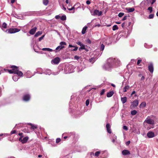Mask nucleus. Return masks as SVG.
Masks as SVG:
<instances>
[{"mask_svg":"<svg viewBox=\"0 0 158 158\" xmlns=\"http://www.w3.org/2000/svg\"><path fill=\"white\" fill-rule=\"evenodd\" d=\"M120 64V61L118 59L110 58L107 59V62L103 66V68L106 70L109 71Z\"/></svg>","mask_w":158,"mask_h":158,"instance_id":"obj_1","label":"nucleus"},{"mask_svg":"<svg viewBox=\"0 0 158 158\" xmlns=\"http://www.w3.org/2000/svg\"><path fill=\"white\" fill-rule=\"evenodd\" d=\"M11 68L12 69V70H8V71L10 73L15 74L13 76L12 78L14 81H16L19 78V76H23V73L19 70L18 68L16 66L13 65L11 66Z\"/></svg>","mask_w":158,"mask_h":158,"instance_id":"obj_2","label":"nucleus"},{"mask_svg":"<svg viewBox=\"0 0 158 158\" xmlns=\"http://www.w3.org/2000/svg\"><path fill=\"white\" fill-rule=\"evenodd\" d=\"M20 31V29L17 28H13L9 29L7 30L6 31L8 33L12 34L18 32Z\"/></svg>","mask_w":158,"mask_h":158,"instance_id":"obj_3","label":"nucleus"},{"mask_svg":"<svg viewBox=\"0 0 158 158\" xmlns=\"http://www.w3.org/2000/svg\"><path fill=\"white\" fill-rule=\"evenodd\" d=\"M146 123L149 124L154 125L155 124V121L153 119L150 118L148 116L145 120L144 123Z\"/></svg>","mask_w":158,"mask_h":158,"instance_id":"obj_4","label":"nucleus"},{"mask_svg":"<svg viewBox=\"0 0 158 158\" xmlns=\"http://www.w3.org/2000/svg\"><path fill=\"white\" fill-rule=\"evenodd\" d=\"M103 42L104 44L107 45L111 44L112 43V39L110 38L106 37L103 39Z\"/></svg>","mask_w":158,"mask_h":158,"instance_id":"obj_5","label":"nucleus"},{"mask_svg":"<svg viewBox=\"0 0 158 158\" xmlns=\"http://www.w3.org/2000/svg\"><path fill=\"white\" fill-rule=\"evenodd\" d=\"M139 102L138 100H135L133 102H132L131 105H130V108L131 109H133L135 107L137 106L138 105Z\"/></svg>","mask_w":158,"mask_h":158,"instance_id":"obj_6","label":"nucleus"},{"mask_svg":"<svg viewBox=\"0 0 158 158\" xmlns=\"http://www.w3.org/2000/svg\"><path fill=\"white\" fill-rule=\"evenodd\" d=\"M85 68V65L83 63H81V64L77 66V71L78 72L82 71Z\"/></svg>","mask_w":158,"mask_h":158,"instance_id":"obj_7","label":"nucleus"},{"mask_svg":"<svg viewBox=\"0 0 158 158\" xmlns=\"http://www.w3.org/2000/svg\"><path fill=\"white\" fill-rule=\"evenodd\" d=\"M28 139V137L27 136L25 137L24 138L20 137L19 140L22 143H26Z\"/></svg>","mask_w":158,"mask_h":158,"instance_id":"obj_8","label":"nucleus"},{"mask_svg":"<svg viewBox=\"0 0 158 158\" xmlns=\"http://www.w3.org/2000/svg\"><path fill=\"white\" fill-rule=\"evenodd\" d=\"M60 59L59 57H56L52 59L51 61V63L53 64H57L59 62Z\"/></svg>","mask_w":158,"mask_h":158,"instance_id":"obj_9","label":"nucleus"},{"mask_svg":"<svg viewBox=\"0 0 158 158\" xmlns=\"http://www.w3.org/2000/svg\"><path fill=\"white\" fill-rule=\"evenodd\" d=\"M66 68L68 71L66 73H71L74 72L73 67L72 66H69Z\"/></svg>","mask_w":158,"mask_h":158,"instance_id":"obj_10","label":"nucleus"},{"mask_svg":"<svg viewBox=\"0 0 158 158\" xmlns=\"http://www.w3.org/2000/svg\"><path fill=\"white\" fill-rule=\"evenodd\" d=\"M30 98V96L29 94H26L24 95L23 97V101L27 102L29 100Z\"/></svg>","mask_w":158,"mask_h":158,"instance_id":"obj_11","label":"nucleus"},{"mask_svg":"<svg viewBox=\"0 0 158 158\" xmlns=\"http://www.w3.org/2000/svg\"><path fill=\"white\" fill-rule=\"evenodd\" d=\"M34 75V74H32L30 71H27L24 74V75L27 78H31Z\"/></svg>","mask_w":158,"mask_h":158,"instance_id":"obj_12","label":"nucleus"},{"mask_svg":"<svg viewBox=\"0 0 158 158\" xmlns=\"http://www.w3.org/2000/svg\"><path fill=\"white\" fill-rule=\"evenodd\" d=\"M148 70L151 73H152L154 71L153 64L152 63H150L148 66Z\"/></svg>","mask_w":158,"mask_h":158,"instance_id":"obj_13","label":"nucleus"},{"mask_svg":"<svg viewBox=\"0 0 158 158\" xmlns=\"http://www.w3.org/2000/svg\"><path fill=\"white\" fill-rule=\"evenodd\" d=\"M141 4L145 6H149L150 5L149 0H144L142 2Z\"/></svg>","mask_w":158,"mask_h":158,"instance_id":"obj_14","label":"nucleus"},{"mask_svg":"<svg viewBox=\"0 0 158 158\" xmlns=\"http://www.w3.org/2000/svg\"><path fill=\"white\" fill-rule=\"evenodd\" d=\"M102 14V12L99 11L98 10H95L94 12V15H98V16H101Z\"/></svg>","mask_w":158,"mask_h":158,"instance_id":"obj_15","label":"nucleus"},{"mask_svg":"<svg viewBox=\"0 0 158 158\" xmlns=\"http://www.w3.org/2000/svg\"><path fill=\"white\" fill-rule=\"evenodd\" d=\"M147 136L148 138H152L154 137V132L152 131H149L147 134Z\"/></svg>","mask_w":158,"mask_h":158,"instance_id":"obj_16","label":"nucleus"},{"mask_svg":"<svg viewBox=\"0 0 158 158\" xmlns=\"http://www.w3.org/2000/svg\"><path fill=\"white\" fill-rule=\"evenodd\" d=\"M106 130L110 134L111 133V131L110 129V127L109 124L107 123L106 125Z\"/></svg>","mask_w":158,"mask_h":158,"instance_id":"obj_17","label":"nucleus"},{"mask_svg":"<svg viewBox=\"0 0 158 158\" xmlns=\"http://www.w3.org/2000/svg\"><path fill=\"white\" fill-rule=\"evenodd\" d=\"M122 154L123 155H129L130 154V152L128 150H124L122 151Z\"/></svg>","mask_w":158,"mask_h":158,"instance_id":"obj_18","label":"nucleus"},{"mask_svg":"<svg viewBox=\"0 0 158 158\" xmlns=\"http://www.w3.org/2000/svg\"><path fill=\"white\" fill-rule=\"evenodd\" d=\"M69 48L73 47V48H75L74 49H71V51H77V50L78 48L77 47H76L75 46L72 45L70 44H69Z\"/></svg>","mask_w":158,"mask_h":158,"instance_id":"obj_19","label":"nucleus"},{"mask_svg":"<svg viewBox=\"0 0 158 158\" xmlns=\"http://www.w3.org/2000/svg\"><path fill=\"white\" fill-rule=\"evenodd\" d=\"M36 30V28L35 27L34 28L31 29L29 31V33L31 35H33L35 32Z\"/></svg>","mask_w":158,"mask_h":158,"instance_id":"obj_20","label":"nucleus"},{"mask_svg":"<svg viewBox=\"0 0 158 158\" xmlns=\"http://www.w3.org/2000/svg\"><path fill=\"white\" fill-rule=\"evenodd\" d=\"M43 73H44L46 75H50L52 73V72L50 69H47L43 73H41L40 74H42Z\"/></svg>","mask_w":158,"mask_h":158,"instance_id":"obj_21","label":"nucleus"},{"mask_svg":"<svg viewBox=\"0 0 158 158\" xmlns=\"http://www.w3.org/2000/svg\"><path fill=\"white\" fill-rule=\"evenodd\" d=\"M64 46H62L60 45L57 47L56 49V50H54V51H55V52H57V50H58V49H59V50H61L64 48Z\"/></svg>","mask_w":158,"mask_h":158,"instance_id":"obj_22","label":"nucleus"},{"mask_svg":"<svg viewBox=\"0 0 158 158\" xmlns=\"http://www.w3.org/2000/svg\"><path fill=\"white\" fill-rule=\"evenodd\" d=\"M114 92L113 91H111L107 93V97L110 98L114 94Z\"/></svg>","mask_w":158,"mask_h":158,"instance_id":"obj_23","label":"nucleus"},{"mask_svg":"<svg viewBox=\"0 0 158 158\" xmlns=\"http://www.w3.org/2000/svg\"><path fill=\"white\" fill-rule=\"evenodd\" d=\"M130 88V86L129 85H126L123 89V91L124 92H126Z\"/></svg>","mask_w":158,"mask_h":158,"instance_id":"obj_24","label":"nucleus"},{"mask_svg":"<svg viewBox=\"0 0 158 158\" xmlns=\"http://www.w3.org/2000/svg\"><path fill=\"white\" fill-rule=\"evenodd\" d=\"M121 101L123 104L126 103L127 101V98L126 97L121 98Z\"/></svg>","mask_w":158,"mask_h":158,"instance_id":"obj_25","label":"nucleus"},{"mask_svg":"<svg viewBox=\"0 0 158 158\" xmlns=\"http://www.w3.org/2000/svg\"><path fill=\"white\" fill-rule=\"evenodd\" d=\"M42 50L44 51H48L49 52H52L53 50L49 48H44L42 49Z\"/></svg>","mask_w":158,"mask_h":158,"instance_id":"obj_26","label":"nucleus"},{"mask_svg":"<svg viewBox=\"0 0 158 158\" xmlns=\"http://www.w3.org/2000/svg\"><path fill=\"white\" fill-rule=\"evenodd\" d=\"M28 124L31 126V129L34 130L35 129H36L37 127L36 125L32 124L31 123H28Z\"/></svg>","mask_w":158,"mask_h":158,"instance_id":"obj_27","label":"nucleus"},{"mask_svg":"<svg viewBox=\"0 0 158 158\" xmlns=\"http://www.w3.org/2000/svg\"><path fill=\"white\" fill-rule=\"evenodd\" d=\"M42 34V31H38L36 33L35 35V37H37L40 35H41Z\"/></svg>","mask_w":158,"mask_h":158,"instance_id":"obj_28","label":"nucleus"},{"mask_svg":"<svg viewBox=\"0 0 158 158\" xmlns=\"http://www.w3.org/2000/svg\"><path fill=\"white\" fill-rule=\"evenodd\" d=\"M127 10L128 12H131L134 11L135 10V9L133 8H129L127 9Z\"/></svg>","mask_w":158,"mask_h":158,"instance_id":"obj_29","label":"nucleus"},{"mask_svg":"<svg viewBox=\"0 0 158 158\" xmlns=\"http://www.w3.org/2000/svg\"><path fill=\"white\" fill-rule=\"evenodd\" d=\"M87 28V27L86 26L84 27L83 28L82 31H81V32H82V34H84L85 33Z\"/></svg>","mask_w":158,"mask_h":158,"instance_id":"obj_30","label":"nucleus"},{"mask_svg":"<svg viewBox=\"0 0 158 158\" xmlns=\"http://www.w3.org/2000/svg\"><path fill=\"white\" fill-rule=\"evenodd\" d=\"M79 5H80V4L79 3H77V4H75L74 6L72 7L71 8H68V9L69 10H70V11H71V10H74L75 8V6L76 5H77V6H78Z\"/></svg>","mask_w":158,"mask_h":158,"instance_id":"obj_31","label":"nucleus"},{"mask_svg":"<svg viewBox=\"0 0 158 158\" xmlns=\"http://www.w3.org/2000/svg\"><path fill=\"white\" fill-rule=\"evenodd\" d=\"M3 28L5 29L7 28V24L5 22L3 23L2 27H1L2 30L4 31Z\"/></svg>","mask_w":158,"mask_h":158,"instance_id":"obj_32","label":"nucleus"},{"mask_svg":"<svg viewBox=\"0 0 158 158\" xmlns=\"http://www.w3.org/2000/svg\"><path fill=\"white\" fill-rule=\"evenodd\" d=\"M60 19L61 20L64 21L66 19V17L65 15H62L61 16H60Z\"/></svg>","mask_w":158,"mask_h":158,"instance_id":"obj_33","label":"nucleus"},{"mask_svg":"<svg viewBox=\"0 0 158 158\" xmlns=\"http://www.w3.org/2000/svg\"><path fill=\"white\" fill-rule=\"evenodd\" d=\"M48 2H49L48 0H43V4L45 6H47L48 4Z\"/></svg>","mask_w":158,"mask_h":158,"instance_id":"obj_34","label":"nucleus"},{"mask_svg":"<svg viewBox=\"0 0 158 158\" xmlns=\"http://www.w3.org/2000/svg\"><path fill=\"white\" fill-rule=\"evenodd\" d=\"M146 106V103L145 102H143L140 104V107H145Z\"/></svg>","mask_w":158,"mask_h":158,"instance_id":"obj_35","label":"nucleus"},{"mask_svg":"<svg viewBox=\"0 0 158 158\" xmlns=\"http://www.w3.org/2000/svg\"><path fill=\"white\" fill-rule=\"evenodd\" d=\"M117 139V137L114 135L113 136V138L112 139V141L113 143H114Z\"/></svg>","mask_w":158,"mask_h":158,"instance_id":"obj_36","label":"nucleus"},{"mask_svg":"<svg viewBox=\"0 0 158 158\" xmlns=\"http://www.w3.org/2000/svg\"><path fill=\"white\" fill-rule=\"evenodd\" d=\"M118 28L117 25H114L113 26L112 28V30L113 31H115L116 30H118Z\"/></svg>","mask_w":158,"mask_h":158,"instance_id":"obj_37","label":"nucleus"},{"mask_svg":"<svg viewBox=\"0 0 158 158\" xmlns=\"http://www.w3.org/2000/svg\"><path fill=\"white\" fill-rule=\"evenodd\" d=\"M105 48L104 45L102 43L100 47V50L102 51L104 50Z\"/></svg>","mask_w":158,"mask_h":158,"instance_id":"obj_38","label":"nucleus"},{"mask_svg":"<svg viewBox=\"0 0 158 158\" xmlns=\"http://www.w3.org/2000/svg\"><path fill=\"white\" fill-rule=\"evenodd\" d=\"M60 44L62 46H64V45H66V43L65 42L62 41L60 43Z\"/></svg>","mask_w":158,"mask_h":158,"instance_id":"obj_39","label":"nucleus"},{"mask_svg":"<svg viewBox=\"0 0 158 158\" xmlns=\"http://www.w3.org/2000/svg\"><path fill=\"white\" fill-rule=\"evenodd\" d=\"M137 113V111L135 110H133L131 111V114L132 115H135Z\"/></svg>","mask_w":158,"mask_h":158,"instance_id":"obj_40","label":"nucleus"},{"mask_svg":"<svg viewBox=\"0 0 158 158\" xmlns=\"http://www.w3.org/2000/svg\"><path fill=\"white\" fill-rule=\"evenodd\" d=\"M144 46L145 48H151L152 47V45L148 46L146 44H145Z\"/></svg>","mask_w":158,"mask_h":158,"instance_id":"obj_41","label":"nucleus"},{"mask_svg":"<svg viewBox=\"0 0 158 158\" xmlns=\"http://www.w3.org/2000/svg\"><path fill=\"white\" fill-rule=\"evenodd\" d=\"M95 61V60L93 58H91L89 59V61L92 63H94Z\"/></svg>","mask_w":158,"mask_h":158,"instance_id":"obj_42","label":"nucleus"},{"mask_svg":"<svg viewBox=\"0 0 158 158\" xmlns=\"http://www.w3.org/2000/svg\"><path fill=\"white\" fill-rule=\"evenodd\" d=\"M100 152L99 151L96 152L94 155V156H98L99 154H100Z\"/></svg>","mask_w":158,"mask_h":158,"instance_id":"obj_43","label":"nucleus"},{"mask_svg":"<svg viewBox=\"0 0 158 158\" xmlns=\"http://www.w3.org/2000/svg\"><path fill=\"white\" fill-rule=\"evenodd\" d=\"M148 10L149 11H150L149 13H151L152 12V7H151V6L149 7L148 8Z\"/></svg>","mask_w":158,"mask_h":158,"instance_id":"obj_44","label":"nucleus"},{"mask_svg":"<svg viewBox=\"0 0 158 158\" xmlns=\"http://www.w3.org/2000/svg\"><path fill=\"white\" fill-rule=\"evenodd\" d=\"M156 0H149L150 4L152 5L156 2Z\"/></svg>","mask_w":158,"mask_h":158,"instance_id":"obj_45","label":"nucleus"},{"mask_svg":"<svg viewBox=\"0 0 158 158\" xmlns=\"http://www.w3.org/2000/svg\"><path fill=\"white\" fill-rule=\"evenodd\" d=\"M124 15V13H122V12H120V13H119V14H118V16L119 17H122Z\"/></svg>","mask_w":158,"mask_h":158,"instance_id":"obj_46","label":"nucleus"},{"mask_svg":"<svg viewBox=\"0 0 158 158\" xmlns=\"http://www.w3.org/2000/svg\"><path fill=\"white\" fill-rule=\"evenodd\" d=\"M80 58V57L77 56H75L74 57V59L77 60H78Z\"/></svg>","mask_w":158,"mask_h":158,"instance_id":"obj_47","label":"nucleus"},{"mask_svg":"<svg viewBox=\"0 0 158 158\" xmlns=\"http://www.w3.org/2000/svg\"><path fill=\"white\" fill-rule=\"evenodd\" d=\"M105 92V89H102L101 92V93L100 94V95H103L104 94Z\"/></svg>","mask_w":158,"mask_h":158,"instance_id":"obj_48","label":"nucleus"},{"mask_svg":"<svg viewBox=\"0 0 158 158\" xmlns=\"http://www.w3.org/2000/svg\"><path fill=\"white\" fill-rule=\"evenodd\" d=\"M154 17V15L153 14H150L149 15L148 17V18L149 19H151L153 18Z\"/></svg>","mask_w":158,"mask_h":158,"instance_id":"obj_49","label":"nucleus"},{"mask_svg":"<svg viewBox=\"0 0 158 158\" xmlns=\"http://www.w3.org/2000/svg\"><path fill=\"white\" fill-rule=\"evenodd\" d=\"M44 36L45 35H42L41 37H40L39 39V41H40L44 39Z\"/></svg>","mask_w":158,"mask_h":158,"instance_id":"obj_50","label":"nucleus"},{"mask_svg":"<svg viewBox=\"0 0 158 158\" xmlns=\"http://www.w3.org/2000/svg\"><path fill=\"white\" fill-rule=\"evenodd\" d=\"M80 46L82 49H85V45L83 44H82Z\"/></svg>","mask_w":158,"mask_h":158,"instance_id":"obj_51","label":"nucleus"},{"mask_svg":"<svg viewBox=\"0 0 158 158\" xmlns=\"http://www.w3.org/2000/svg\"><path fill=\"white\" fill-rule=\"evenodd\" d=\"M89 100L88 99H87L86 100V102H85V104L86 106H88L89 104Z\"/></svg>","mask_w":158,"mask_h":158,"instance_id":"obj_52","label":"nucleus"},{"mask_svg":"<svg viewBox=\"0 0 158 158\" xmlns=\"http://www.w3.org/2000/svg\"><path fill=\"white\" fill-rule=\"evenodd\" d=\"M123 128L124 130L125 131H127L128 130V127L126 126H124L123 127Z\"/></svg>","mask_w":158,"mask_h":158,"instance_id":"obj_53","label":"nucleus"},{"mask_svg":"<svg viewBox=\"0 0 158 158\" xmlns=\"http://www.w3.org/2000/svg\"><path fill=\"white\" fill-rule=\"evenodd\" d=\"M61 141V139L60 138H58L56 140V143H58Z\"/></svg>","mask_w":158,"mask_h":158,"instance_id":"obj_54","label":"nucleus"},{"mask_svg":"<svg viewBox=\"0 0 158 158\" xmlns=\"http://www.w3.org/2000/svg\"><path fill=\"white\" fill-rule=\"evenodd\" d=\"M60 15H57L55 16V18L56 19H60Z\"/></svg>","mask_w":158,"mask_h":158,"instance_id":"obj_55","label":"nucleus"},{"mask_svg":"<svg viewBox=\"0 0 158 158\" xmlns=\"http://www.w3.org/2000/svg\"><path fill=\"white\" fill-rule=\"evenodd\" d=\"M76 44L78 45H80L81 46L83 44H82L81 42L80 41H78L77 42H76Z\"/></svg>","mask_w":158,"mask_h":158,"instance_id":"obj_56","label":"nucleus"},{"mask_svg":"<svg viewBox=\"0 0 158 158\" xmlns=\"http://www.w3.org/2000/svg\"><path fill=\"white\" fill-rule=\"evenodd\" d=\"M127 17H128V16L127 15H126V16H124L123 17V18L122 20H126L127 19Z\"/></svg>","mask_w":158,"mask_h":158,"instance_id":"obj_57","label":"nucleus"},{"mask_svg":"<svg viewBox=\"0 0 158 158\" xmlns=\"http://www.w3.org/2000/svg\"><path fill=\"white\" fill-rule=\"evenodd\" d=\"M16 131L15 130H13L12 131H11L10 132V134L11 135H12L13 134H15L16 133Z\"/></svg>","mask_w":158,"mask_h":158,"instance_id":"obj_58","label":"nucleus"},{"mask_svg":"<svg viewBox=\"0 0 158 158\" xmlns=\"http://www.w3.org/2000/svg\"><path fill=\"white\" fill-rule=\"evenodd\" d=\"M141 60H138L137 62V64L139 65V64L141 62Z\"/></svg>","mask_w":158,"mask_h":158,"instance_id":"obj_59","label":"nucleus"},{"mask_svg":"<svg viewBox=\"0 0 158 158\" xmlns=\"http://www.w3.org/2000/svg\"><path fill=\"white\" fill-rule=\"evenodd\" d=\"M59 73V71H58V72H56V73H53V74L54 75H56L58 74Z\"/></svg>","mask_w":158,"mask_h":158,"instance_id":"obj_60","label":"nucleus"},{"mask_svg":"<svg viewBox=\"0 0 158 158\" xmlns=\"http://www.w3.org/2000/svg\"><path fill=\"white\" fill-rule=\"evenodd\" d=\"M130 141H128L126 142V144L127 145H128L130 144Z\"/></svg>","mask_w":158,"mask_h":158,"instance_id":"obj_61","label":"nucleus"},{"mask_svg":"<svg viewBox=\"0 0 158 158\" xmlns=\"http://www.w3.org/2000/svg\"><path fill=\"white\" fill-rule=\"evenodd\" d=\"M19 135L20 137H22V138L23 137V133H19V134H18Z\"/></svg>","mask_w":158,"mask_h":158,"instance_id":"obj_62","label":"nucleus"},{"mask_svg":"<svg viewBox=\"0 0 158 158\" xmlns=\"http://www.w3.org/2000/svg\"><path fill=\"white\" fill-rule=\"evenodd\" d=\"M86 3L87 5H89L90 3V2L89 0H87L86 2Z\"/></svg>","mask_w":158,"mask_h":158,"instance_id":"obj_63","label":"nucleus"},{"mask_svg":"<svg viewBox=\"0 0 158 158\" xmlns=\"http://www.w3.org/2000/svg\"><path fill=\"white\" fill-rule=\"evenodd\" d=\"M145 79V77H144V76H142V77H141V81H143V80Z\"/></svg>","mask_w":158,"mask_h":158,"instance_id":"obj_64","label":"nucleus"}]
</instances>
